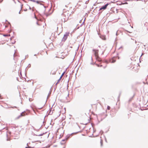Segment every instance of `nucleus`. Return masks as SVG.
Instances as JSON below:
<instances>
[{
	"label": "nucleus",
	"instance_id": "bb28decb",
	"mask_svg": "<svg viewBox=\"0 0 148 148\" xmlns=\"http://www.w3.org/2000/svg\"><path fill=\"white\" fill-rule=\"evenodd\" d=\"M13 38H14V36H12V37H11L10 38V40H12Z\"/></svg>",
	"mask_w": 148,
	"mask_h": 148
},
{
	"label": "nucleus",
	"instance_id": "c9c22d12",
	"mask_svg": "<svg viewBox=\"0 0 148 148\" xmlns=\"http://www.w3.org/2000/svg\"><path fill=\"white\" fill-rule=\"evenodd\" d=\"M28 55H27V56H25V59L26 58V57H28Z\"/></svg>",
	"mask_w": 148,
	"mask_h": 148
},
{
	"label": "nucleus",
	"instance_id": "a18cd8bd",
	"mask_svg": "<svg viewBox=\"0 0 148 148\" xmlns=\"http://www.w3.org/2000/svg\"><path fill=\"white\" fill-rule=\"evenodd\" d=\"M121 94V93H119V96H120V95Z\"/></svg>",
	"mask_w": 148,
	"mask_h": 148
},
{
	"label": "nucleus",
	"instance_id": "393cba45",
	"mask_svg": "<svg viewBox=\"0 0 148 148\" xmlns=\"http://www.w3.org/2000/svg\"><path fill=\"white\" fill-rule=\"evenodd\" d=\"M96 64V63H95V62L94 63H93L92 62H91L90 63V64H92V65H94V64Z\"/></svg>",
	"mask_w": 148,
	"mask_h": 148
},
{
	"label": "nucleus",
	"instance_id": "423d86ee",
	"mask_svg": "<svg viewBox=\"0 0 148 148\" xmlns=\"http://www.w3.org/2000/svg\"><path fill=\"white\" fill-rule=\"evenodd\" d=\"M41 2H40L39 4L41 5H42L43 6V7L42 8H43V10L44 11L43 13L44 14H46L45 13V10H46L45 8H46V7L42 3H40Z\"/></svg>",
	"mask_w": 148,
	"mask_h": 148
},
{
	"label": "nucleus",
	"instance_id": "09e8293b",
	"mask_svg": "<svg viewBox=\"0 0 148 148\" xmlns=\"http://www.w3.org/2000/svg\"><path fill=\"white\" fill-rule=\"evenodd\" d=\"M102 65H100V67H102Z\"/></svg>",
	"mask_w": 148,
	"mask_h": 148
},
{
	"label": "nucleus",
	"instance_id": "8fccbe9b",
	"mask_svg": "<svg viewBox=\"0 0 148 148\" xmlns=\"http://www.w3.org/2000/svg\"><path fill=\"white\" fill-rule=\"evenodd\" d=\"M13 1H14V2L15 3H16V2H15V1H14V0H13Z\"/></svg>",
	"mask_w": 148,
	"mask_h": 148
},
{
	"label": "nucleus",
	"instance_id": "f704fd0d",
	"mask_svg": "<svg viewBox=\"0 0 148 148\" xmlns=\"http://www.w3.org/2000/svg\"><path fill=\"white\" fill-rule=\"evenodd\" d=\"M8 24L9 25H10V23L9 22H8Z\"/></svg>",
	"mask_w": 148,
	"mask_h": 148
},
{
	"label": "nucleus",
	"instance_id": "c85d7f7f",
	"mask_svg": "<svg viewBox=\"0 0 148 148\" xmlns=\"http://www.w3.org/2000/svg\"><path fill=\"white\" fill-rule=\"evenodd\" d=\"M85 18L84 21L82 23V25L83 24H84V21H85Z\"/></svg>",
	"mask_w": 148,
	"mask_h": 148
},
{
	"label": "nucleus",
	"instance_id": "37998d69",
	"mask_svg": "<svg viewBox=\"0 0 148 148\" xmlns=\"http://www.w3.org/2000/svg\"><path fill=\"white\" fill-rule=\"evenodd\" d=\"M58 84V82H57L56 84V86Z\"/></svg>",
	"mask_w": 148,
	"mask_h": 148
},
{
	"label": "nucleus",
	"instance_id": "13d9d810",
	"mask_svg": "<svg viewBox=\"0 0 148 148\" xmlns=\"http://www.w3.org/2000/svg\"><path fill=\"white\" fill-rule=\"evenodd\" d=\"M98 47H99V48H100L101 46H99Z\"/></svg>",
	"mask_w": 148,
	"mask_h": 148
},
{
	"label": "nucleus",
	"instance_id": "e2e57ef3",
	"mask_svg": "<svg viewBox=\"0 0 148 148\" xmlns=\"http://www.w3.org/2000/svg\"><path fill=\"white\" fill-rule=\"evenodd\" d=\"M42 107H41V108H40L39 109H42Z\"/></svg>",
	"mask_w": 148,
	"mask_h": 148
},
{
	"label": "nucleus",
	"instance_id": "603ef678",
	"mask_svg": "<svg viewBox=\"0 0 148 148\" xmlns=\"http://www.w3.org/2000/svg\"><path fill=\"white\" fill-rule=\"evenodd\" d=\"M136 42H137L136 41V40H135V43H136Z\"/></svg>",
	"mask_w": 148,
	"mask_h": 148
},
{
	"label": "nucleus",
	"instance_id": "7ed1b4c3",
	"mask_svg": "<svg viewBox=\"0 0 148 148\" xmlns=\"http://www.w3.org/2000/svg\"><path fill=\"white\" fill-rule=\"evenodd\" d=\"M110 4V3H107L104 5L102 6L99 9V10H105L107 8L108 6Z\"/></svg>",
	"mask_w": 148,
	"mask_h": 148
},
{
	"label": "nucleus",
	"instance_id": "f03ea898",
	"mask_svg": "<svg viewBox=\"0 0 148 148\" xmlns=\"http://www.w3.org/2000/svg\"><path fill=\"white\" fill-rule=\"evenodd\" d=\"M69 34V32H66L65 33L63 37L62 40V42H64L66 40Z\"/></svg>",
	"mask_w": 148,
	"mask_h": 148
},
{
	"label": "nucleus",
	"instance_id": "ea45409f",
	"mask_svg": "<svg viewBox=\"0 0 148 148\" xmlns=\"http://www.w3.org/2000/svg\"><path fill=\"white\" fill-rule=\"evenodd\" d=\"M36 24L38 25H39V24L38 23V22H36Z\"/></svg>",
	"mask_w": 148,
	"mask_h": 148
},
{
	"label": "nucleus",
	"instance_id": "2f4dec72",
	"mask_svg": "<svg viewBox=\"0 0 148 148\" xmlns=\"http://www.w3.org/2000/svg\"><path fill=\"white\" fill-rule=\"evenodd\" d=\"M66 140V138H65L64 139H63V140H62V141H65V140Z\"/></svg>",
	"mask_w": 148,
	"mask_h": 148
},
{
	"label": "nucleus",
	"instance_id": "f257e3e1",
	"mask_svg": "<svg viewBox=\"0 0 148 148\" xmlns=\"http://www.w3.org/2000/svg\"><path fill=\"white\" fill-rule=\"evenodd\" d=\"M92 51L94 52V55H95L96 59L99 62L102 61V59L99 56L98 52L99 50L93 49Z\"/></svg>",
	"mask_w": 148,
	"mask_h": 148
},
{
	"label": "nucleus",
	"instance_id": "a211bd4d",
	"mask_svg": "<svg viewBox=\"0 0 148 148\" xmlns=\"http://www.w3.org/2000/svg\"><path fill=\"white\" fill-rule=\"evenodd\" d=\"M61 78H60L57 81V82H58V83H59V82H60V81L61 80Z\"/></svg>",
	"mask_w": 148,
	"mask_h": 148
},
{
	"label": "nucleus",
	"instance_id": "3c124183",
	"mask_svg": "<svg viewBox=\"0 0 148 148\" xmlns=\"http://www.w3.org/2000/svg\"><path fill=\"white\" fill-rule=\"evenodd\" d=\"M29 101H31L30 100V98H29Z\"/></svg>",
	"mask_w": 148,
	"mask_h": 148
},
{
	"label": "nucleus",
	"instance_id": "4be33fe9",
	"mask_svg": "<svg viewBox=\"0 0 148 148\" xmlns=\"http://www.w3.org/2000/svg\"><path fill=\"white\" fill-rule=\"evenodd\" d=\"M32 148V147H30V146H28V147H26L25 148Z\"/></svg>",
	"mask_w": 148,
	"mask_h": 148
},
{
	"label": "nucleus",
	"instance_id": "f3484780",
	"mask_svg": "<svg viewBox=\"0 0 148 148\" xmlns=\"http://www.w3.org/2000/svg\"><path fill=\"white\" fill-rule=\"evenodd\" d=\"M6 136H7V138L6 139V140L7 141H8V140H9V138H8V134H6Z\"/></svg>",
	"mask_w": 148,
	"mask_h": 148
},
{
	"label": "nucleus",
	"instance_id": "1a4fd4ad",
	"mask_svg": "<svg viewBox=\"0 0 148 148\" xmlns=\"http://www.w3.org/2000/svg\"><path fill=\"white\" fill-rule=\"evenodd\" d=\"M46 133H47V132H45V133H43L42 134H39V135H36V134H35L34 133H33V135L34 136H42L43 135L45 134Z\"/></svg>",
	"mask_w": 148,
	"mask_h": 148
},
{
	"label": "nucleus",
	"instance_id": "9d476101",
	"mask_svg": "<svg viewBox=\"0 0 148 148\" xmlns=\"http://www.w3.org/2000/svg\"><path fill=\"white\" fill-rule=\"evenodd\" d=\"M105 62V63H106L107 64L108 63V61L107 60H102V61H101V62Z\"/></svg>",
	"mask_w": 148,
	"mask_h": 148
},
{
	"label": "nucleus",
	"instance_id": "c03bdc74",
	"mask_svg": "<svg viewBox=\"0 0 148 148\" xmlns=\"http://www.w3.org/2000/svg\"><path fill=\"white\" fill-rule=\"evenodd\" d=\"M46 15L47 16H48L49 15V14H46Z\"/></svg>",
	"mask_w": 148,
	"mask_h": 148
},
{
	"label": "nucleus",
	"instance_id": "0eeeda50",
	"mask_svg": "<svg viewBox=\"0 0 148 148\" xmlns=\"http://www.w3.org/2000/svg\"><path fill=\"white\" fill-rule=\"evenodd\" d=\"M98 35L99 36V37L103 40H106V38L105 36L103 35H99V33H98Z\"/></svg>",
	"mask_w": 148,
	"mask_h": 148
},
{
	"label": "nucleus",
	"instance_id": "20e7f679",
	"mask_svg": "<svg viewBox=\"0 0 148 148\" xmlns=\"http://www.w3.org/2000/svg\"><path fill=\"white\" fill-rule=\"evenodd\" d=\"M26 115H27V113L25 112V111H24L23 112H22L21 114L20 115L18 116L17 118L16 119H19L21 116H24Z\"/></svg>",
	"mask_w": 148,
	"mask_h": 148
},
{
	"label": "nucleus",
	"instance_id": "5701e85b",
	"mask_svg": "<svg viewBox=\"0 0 148 148\" xmlns=\"http://www.w3.org/2000/svg\"><path fill=\"white\" fill-rule=\"evenodd\" d=\"M30 1L34 2H36V1L35 0H30Z\"/></svg>",
	"mask_w": 148,
	"mask_h": 148
},
{
	"label": "nucleus",
	"instance_id": "f8f14e48",
	"mask_svg": "<svg viewBox=\"0 0 148 148\" xmlns=\"http://www.w3.org/2000/svg\"><path fill=\"white\" fill-rule=\"evenodd\" d=\"M65 71H64V72H63V73L62 74V75H61V76H60V78H61V79L62 78V77L63 76V75L65 73Z\"/></svg>",
	"mask_w": 148,
	"mask_h": 148
},
{
	"label": "nucleus",
	"instance_id": "79ce46f5",
	"mask_svg": "<svg viewBox=\"0 0 148 148\" xmlns=\"http://www.w3.org/2000/svg\"><path fill=\"white\" fill-rule=\"evenodd\" d=\"M27 9H26L25 10H24V11H27Z\"/></svg>",
	"mask_w": 148,
	"mask_h": 148
},
{
	"label": "nucleus",
	"instance_id": "c756f323",
	"mask_svg": "<svg viewBox=\"0 0 148 148\" xmlns=\"http://www.w3.org/2000/svg\"><path fill=\"white\" fill-rule=\"evenodd\" d=\"M11 127H12V128H16V127L14 126H12Z\"/></svg>",
	"mask_w": 148,
	"mask_h": 148
},
{
	"label": "nucleus",
	"instance_id": "5fc2aeb1",
	"mask_svg": "<svg viewBox=\"0 0 148 148\" xmlns=\"http://www.w3.org/2000/svg\"><path fill=\"white\" fill-rule=\"evenodd\" d=\"M105 141H106V142H107L106 138H105Z\"/></svg>",
	"mask_w": 148,
	"mask_h": 148
},
{
	"label": "nucleus",
	"instance_id": "72a5a7b5",
	"mask_svg": "<svg viewBox=\"0 0 148 148\" xmlns=\"http://www.w3.org/2000/svg\"><path fill=\"white\" fill-rule=\"evenodd\" d=\"M123 47L122 46H121V47H120L119 48V49H120L121 48H122Z\"/></svg>",
	"mask_w": 148,
	"mask_h": 148
},
{
	"label": "nucleus",
	"instance_id": "69168bd1",
	"mask_svg": "<svg viewBox=\"0 0 148 148\" xmlns=\"http://www.w3.org/2000/svg\"><path fill=\"white\" fill-rule=\"evenodd\" d=\"M82 24H81V25H80V27H81L82 26Z\"/></svg>",
	"mask_w": 148,
	"mask_h": 148
},
{
	"label": "nucleus",
	"instance_id": "4d7b16f0",
	"mask_svg": "<svg viewBox=\"0 0 148 148\" xmlns=\"http://www.w3.org/2000/svg\"><path fill=\"white\" fill-rule=\"evenodd\" d=\"M8 36H10V34H8Z\"/></svg>",
	"mask_w": 148,
	"mask_h": 148
},
{
	"label": "nucleus",
	"instance_id": "de8ad7c7",
	"mask_svg": "<svg viewBox=\"0 0 148 148\" xmlns=\"http://www.w3.org/2000/svg\"><path fill=\"white\" fill-rule=\"evenodd\" d=\"M15 53H14V56H15Z\"/></svg>",
	"mask_w": 148,
	"mask_h": 148
},
{
	"label": "nucleus",
	"instance_id": "864d4df0",
	"mask_svg": "<svg viewBox=\"0 0 148 148\" xmlns=\"http://www.w3.org/2000/svg\"><path fill=\"white\" fill-rule=\"evenodd\" d=\"M5 128V127H3V128H2V130H3V129H4Z\"/></svg>",
	"mask_w": 148,
	"mask_h": 148
},
{
	"label": "nucleus",
	"instance_id": "6e6d98bb",
	"mask_svg": "<svg viewBox=\"0 0 148 148\" xmlns=\"http://www.w3.org/2000/svg\"><path fill=\"white\" fill-rule=\"evenodd\" d=\"M102 132V133H103V132L102 130H101V131L100 132Z\"/></svg>",
	"mask_w": 148,
	"mask_h": 148
},
{
	"label": "nucleus",
	"instance_id": "2eb2a0df",
	"mask_svg": "<svg viewBox=\"0 0 148 148\" xmlns=\"http://www.w3.org/2000/svg\"><path fill=\"white\" fill-rule=\"evenodd\" d=\"M8 108H17V107H16V106H14V107H12V106H11V107H8Z\"/></svg>",
	"mask_w": 148,
	"mask_h": 148
},
{
	"label": "nucleus",
	"instance_id": "b1692460",
	"mask_svg": "<svg viewBox=\"0 0 148 148\" xmlns=\"http://www.w3.org/2000/svg\"><path fill=\"white\" fill-rule=\"evenodd\" d=\"M105 50H106V49H105L103 51V52H102L101 55H103V54Z\"/></svg>",
	"mask_w": 148,
	"mask_h": 148
},
{
	"label": "nucleus",
	"instance_id": "a19ab883",
	"mask_svg": "<svg viewBox=\"0 0 148 148\" xmlns=\"http://www.w3.org/2000/svg\"><path fill=\"white\" fill-rule=\"evenodd\" d=\"M56 87H57V86H56V87H55V88H54V91H55V90H56Z\"/></svg>",
	"mask_w": 148,
	"mask_h": 148
},
{
	"label": "nucleus",
	"instance_id": "4468645a",
	"mask_svg": "<svg viewBox=\"0 0 148 148\" xmlns=\"http://www.w3.org/2000/svg\"><path fill=\"white\" fill-rule=\"evenodd\" d=\"M100 143H101V146H103V143L102 140L101 139V141H100Z\"/></svg>",
	"mask_w": 148,
	"mask_h": 148
},
{
	"label": "nucleus",
	"instance_id": "680f3d73",
	"mask_svg": "<svg viewBox=\"0 0 148 148\" xmlns=\"http://www.w3.org/2000/svg\"><path fill=\"white\" fill-rule=\"evenodd\" d=\"M36 54H35L34 55V56H36Z\"/></svg>",
	"mask_w": 148,
	"mask_h": 148
},
{
	"label": "nucleus",
	"instance_id": "6e6552de",
	"mask_svg": "<svg viewBox=\"0 0 148 148\" xmlns=\"http://www.w3.org/2000/svg\"><path fill=\"white\" fill-rule=\"evenodd\" d=\"M114 57L112 59L110 60V62L112 63H114L116 61V60L114 59Z\"/></svg>",
	"mask_w": 148,
	"mask_h": 148
},
{
	"label": "nucleus",
	"instance_id": "e433bc0d",
	"mask_svg": "<svg viewBox=\"0 0 148 148\" xmlns=\"http://www.w3.org/2000/svg\"><path fill=\"white\" fill-rule=\"evenodd\" d=\"M144 53H142V54H141V56H142V55H143L144 54Z\"/></svg>",
	"mask_w": 148,
	"mask_h": 148
},
{
	"label": "nucleus",
	"instance_id": "49530a36",
	"mask_svg": "<svg viewBox=\"0 0 148 148\" xmlns=\"http://www.w3.org/2000/svg\"><path fill=\"white\" fill-rule=\"evenodd\" d=\"M29 6V9L30 10H31V8L30 7V6Z\"/></svg>",
	"mask_w": 148,
	"mask_h": 148
},
{
	"label": "nucleus",
	"instance_id": "7c9ffc66",
	"mask_svg": "<svg viewBox=\"0 0 148 148\" xmlns=\"http://www.w3.org/2000/svg\"><path fill=\"white\" fill-rule=\"evenodd\" d=\"M23 4H22V5H21V10L22 9V7H23Z\"/></svg>",
	"mask_w": 148,
	"mask_h": 148
},
{
	"label": "nucleus",
	"instance_id": "473e14b6",
	"mask_svg": "<svg viewBox=\"0 0 148 148\" xmlns=\"http://www.w3.org/2000/svg\"><path fill=\"white\" fill-rule=\"evenodd\" d=\"M21 10H20V11H19V12H18V13H19V14H21Z\"/></svg>",
	"mask_w": 148,
	"mask_h": 148
},
{
	"label": "nucleus",
	"instance_id": "338daca9",
	"mask_svg": "<svg viewBox=\"0 0 148 148\" xmlns=\"http://www.w3.org/2000/svg\"><path fill=\"white\" fill-rule=\"evenodd\" d=\"M82 21V20H81L79 21V22H80Z\"/></svg>",
	"mask_w": 148,
	"mask_h": 148
},
{
	"label": "nucleus",
	"instance_id": "39448f33",
	"mask_svg": "<svg viewBox=\"0 0 148 148\" xmlns=\"http://www.w3.org/2000/svg\"><path fill=\"white\" fill-rule=\"evenodd\" d=\"M79 132H73L71 134H67L65 137L66 139V140L68 139H69L70 137L73 134H76Z\"/></svg>",
	"mask_w": 148,
	"mask_h": 148
},
{
	"label": "nucleus",
	"instance_id": "6ab92c4d",
	"mask_svg": "<svg viewBox=\"0 0 148 148\" xmlns=\"http://www.w3.org/2000/svg\"><path fill=\"white\" fill-rule=\"evenodd\" d=\"M128 3L127 2H125L124 3H121L122 4H127Z\"/></svg>",
	"mask_w": 148,
	"mask_h": 148
},
{
	"label": "nucleus",
	"instance_id": "4c0bfd02",
	"mask_svg": "<svg viewBox=\"0 0 148 148\" xmlns=\"http://www.w3.org/2000/svg\"><path fill=\"white\" fill-rule=\"evenodd\" d=\"M91 60L92 61V62L93 61V59H92V57H91Z\"/></svg>",
	"mask_w": 148,
	"mask_h": 148
},
{
	"label": "nucleus",
	"instance_id": "bf43d9fd",
	"mask_svg": "<svg viewBox=\"0 0 148 148\" xmlns=\"http://www.w3.org/2000/svg\"><path fill=\"white\" fill-rule=\"evenodd\" d=\"M11 32V30H10V31L9 32V33H10Z\"/></svg>",
	"mask_w": 148,
	"mask_h": 148
},
{
	"label": "nucleus",
	"instance_id": "58836bf2",
	"mask_svg": "<svg viewBox=\"0 0 148 148\" xmlns=\"http://www.w3.org/2000/svg\"><path fill=\"white\" fill-rule=\"evenodd\" d=\"M41 127H42V126L39 128V129H38V130H37V131H38L41 128Z\"/></svg>",
	"mask_w": 148,
	"mask_h": 148
},
{
	"label": "nucleus",
	"instance_id": "052dcab7",
	"mask_svg": "<svg viewBox=\"0 0 148 148\" xmlns=\"http://www.w3.org/2000/svg\"><path fill=\"white\" fill-rule=\"evenodd\" d=\"M145 97H143V99H144Z\"/></svg>",
	"mask_w": 148,
	"mask_h": 148
},
{
	"label": "nucleus",
	"instance_id": "aec40b11",
	"mask_svg": "<svg viewBox=\"0 0 148 148\" xmlns=\"http://www.w3.org/2000/svg\"><path fill=\"white\" fill-rule=\"evenodd\" d=\"M3 36L4 37H7V36H8V35L7 34H3Z\"/></svg>",
	"mask_w": 148,
	"mask_h": 148
},
{
	"label": "nucleus",
	"instance_id": "cd10ccee",
	"mask_svg": "<svg viewBox=\"0 0 148 148\" xmlns=\"http://www.w3.org/2000/svg\"><path fill=\"white\" fill-rule=\"evenodd\" d=\"M15 42H16V41H14V42H12V44H14L15 43Z\"/></svg>",
	"mask_w": 148,
	"mask_h": 148
},
{
	"label": "nucleus",
	"instance_id": "0e129e2a",
	"mask_svg": "<svg viewBox=\"0 0 148 148\" xmlns=\"http://www.w3.org/2000/svg\"><path fill=\"white\" fill-rule=\"evenodd\" d=\"M69 94H68V95H67V96H68H68H69Z\"/></svg>",
	"mask_w": 148,
	"mask_h": 148
},
{
	"label": "nucleus",
	"instance_id": "ddd939ff",
	"mask_svg": "<svg viewBox=\"0 0 148 148\" xmlns=\"http://www.w3.org/2000/svg\"><path fill=\"white\" fill-rule=\"evenodd\" d=\"M40 2H42V3H44L43 1H36V2L38 4H39Z\"/></svg>",
	"mask_w": 148,
	"mask_h": 148
},
{
	"label": "nucleus",
	"instance_id": "412c9836",
	"mask_svg": "<svg viewBox=\"0 0 148 148\" xmlns=\"http://www.w3.org/2000/svg\"><path fill=\"white\" fill-rule=\"evenodd\" d=\"M110 106H107V108L108 110H110Z\"/></svg>",
	"mask_w": 148,
	"mask_h": 148
},
{
	"label": "nucleus",
	"instance_id": "a878e982",
	"mask_svg": "<svg viewBox=\"0 0 148 148\" xmlns=\"http://www.w3.org/2000/svg\"><path fill=\"white\" fill-rule=\"evenodd\" d=\"M98 67H100V65H99V64H95Z\"/></svg>",
	"mask_w": 148,
	"mask_h": 148
},
{
	"label": "nucleus",
	"instance_id": "dca6fc26",
	"mask_svg": "<svg viewBox=\"0 0 148 148\" xmlns=\"http://www.w3.org/2000/svg\"><path fill=\"white\" fill-rule=\"evenodd\" d=\"M31 67V64H29L28 66H27V67L25 69H27V67L30 68Z\"/></svg>",
	"mask_w": 148,
	"mask_h": 148
},
{
	"label": "nucleus",
	"instance_id": "9b49d317",
	"mask_svg": "<svg viewBox=\"0 0 148 148\" xmlns=\"http://www.w3.org/2000/svg\"><path fill=\"white\" fill-rule=\"evenodd\" d=\"M51 91H50V92H49V93L48 94L47 97V99H48V97H49L50 96V95H51Z\"/></svg>",
	"mask_w": 148,
	"mask_h": 148
},
{
	"label": "nucleus",
	"instance_id": "774afa93",
	"mask_svg": "<svg viewBox=\"0 0 148 148\" xmlns=\"http://www.w3.org/2000/svg\"><path fill=\"white\" fill-rule=\"evenodd\" d=\"M116 35H117V33L116 32Z\"/></svg>",
	"mask_w": 148,
	"mask_h": 148
}]
</instances>
